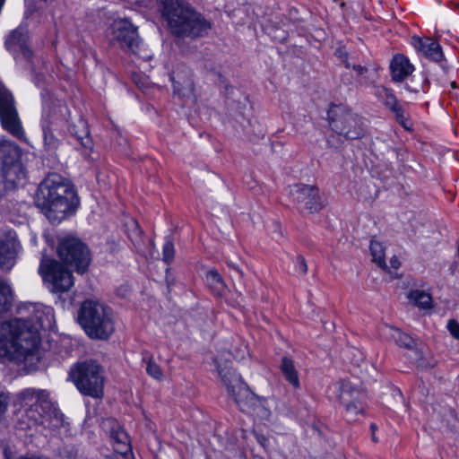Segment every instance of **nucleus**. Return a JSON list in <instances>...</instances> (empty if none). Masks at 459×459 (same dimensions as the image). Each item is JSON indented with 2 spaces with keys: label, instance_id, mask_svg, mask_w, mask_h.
I'll return each instance as SVG.
<instances>
[{
  "label": "nucleus",
  "instance_id": "nucleus-16",
  "mask_svg": "<svg viewBox=\"0 0 459 459\" xmlns=\"http://www.w3.org/2000/svg\"><path fill=\"white\" fill-rule=\"evenodd\" d=\"M174 93L182 98L190 97L194 91V82L191 70L184 65H178L171 74Z\"/></svg>",
  "mask_w": 459,
  "mask_h": 459
},
{
  "label": "nucleus",
  "instance_id": "nucleus-13",
  "mask_svg": "<svg viewBox=\"0 0 459 459\" xmlns=\"http://www.w3.org/2000/svg\"><path fill=\"white\" fill-rule=\"evenodd\" d=\"M290 194L302 209L310 213L319 212L324 207V197L314 186L296 184L290 186Z\"/></svg>",
  "mask_w": 459,
  "mask_h": 459
},
{
  "label": "nucleus",
  "instance_id": "nucleus-36",
  "mask_svg": "<svg viewBox=\"0 0 459 459\" xmlns=\"http://www.w3.org/2000/svg\"><path fill=\"white\" fill-rule=\"evenodd\" d=\"M447 329L452 336L459 340V324L455 319H450L447 323Z\"/></svg>",
  "mask_w": 459,
  "mask_h": 459
},
{
  "label": "nucleus",
  "instance_id": "nucleus-25",
  "mask_svg": "<svg viewBox=\"0 0 459 459\" xmlns=\"http://www.w3.org/2000/svg\"><path fill=\"white\" fill-rule=\"evenodd\" d=\"M21 150L13 143L6 140L0 141V161L2 167L20 161Z\"/></svg>",
  "mask_w": 459,
  "mask_h": 459
},
{
  "label": "nucleus",
  "instance_id": "nucleus-26",
  "mask_svg": "<svg viewBox=\"0 0 459 459\" xmlns=\"http://www.w3.org/2000/svg\"><path fill=\"white\" fill-rule=\"evenodd\" d=\"M70 134L79 142L85 149L92 148V140L89 135L86 122L82 119L78 120V125L69 126Z\"/></svg>",
  "mask_w": 459,
  "mask_h": 459
},
{
  "label": "nucleus",
  "instance_id": "nucleus-41",
  "mask_svg": "<svg viewBox=\"0 0 459 459\" xmlns=\"http://www.w3.org/2000/svg\"><path fill=\"white\" fill-rule=\"evenodd\" d=\"M229 266L232 267L234 270H236L238 273L242 274V271L240 268L233 262H228L227 263Z\"/></svg>",
  "mask_w": 459,
  "mask_h": 459
},
{
  "label": "nucleus",
  "instance_id": "nucleus-20",
  "mask_svg": "<svg viewBox=\"0 0 459 459\" xmlns=\"http://www.w3.org/2000/svg\"><path fill=\"white\" fill-rule=\"evenodd\" d=\"M2 176L6 187L15 188L25 182L26 171L22 164L18 161L4 167H2Z\"/></svg>",
  "mask_w": 459,
  "mask_h": 459
},
{
  "label": "nucleus",
  "instance_id": "nucleus-37",
  "mask_svg": "<svg viewBox=\"0 0 459 459\" xmlns=\"http://www.w3.org/2000/svg\"><path fill=\"white\" fill-rule=\"evenodd\" d=\"M335 55L343 62L346 68H351V63L348 59V53L342 49H338Z\"/></svg>",
  "mask_w": 459,
  "mask_h": 459
},
{
  "label": "nucleus",
  "instance_id": "nucleus-35",
  "mask_svg": "<svg viewBox=\"0 0 459 459\" xmlns=\"http://www.w3.org/2000/svg\"><path fill=\"white\" fill-rule=\"evenodd\" d=\"M146 371L152 377L158 380L161 379L163 377L161 368L152 360L147 363Z\"/></svg>",
  "mask_w": 459,
  "mask_h": 459
},
{
  "label": "nucleus",
  "instance_id": "nucleus-27",
  "mask_svg": "<svg viewBox=\"0 0 459 459\" xmlns=\"http://www.w3.org/2000/svg\"><path fill=\"white\" fill-rule=\"evenodd\" d=\"M388 335L389 337L400 347L414 350L416 349V342L415 340L406 333L402 332L398 328H394L392 326L388 327Z\"/></svg>",
  "mask_w": 459,
  "mask_h": 459
},
{
  "label": "nucleus",
  "instance_id": "nucleus-32",
  "mask_svg": "<svg viewBox=\"0 0 459 459\" xmlns=\"http://www.w3.org/2000/svg\"><path fill=\"white\" fill-rule=\"evenodd\" d=\"M12 302V290L10 286L0 280V314L7 311Z\"/></svg>",
  "mask_w": 459,
  "mask_h": 459
},
{
  "label": "nucleus",
  "instance_id": "nucleus-24",
  "mask_svg": "<svg viewBox=\"0 0 459 459\" xmlns=\"http://www.w3.org/2000/svg\"><path fill=\"white\" fill-rule=\"evenodd\" d=\"M27 32L23 29L14 30L5 41V45L10 50H20L22 54L29 58L31 56V51L26 46Z\"/></svg>",
  "mask_w": 459,
  "mask_h": 459
},
{
  "label": "nucleus",
  "instance_id": "nucleus-4",
  "mask_svg": "<svg viewBox=\"0 0 459 459\" xmlns=\"http://www.w3.org/2000/svg\"><path fill=\"white\" fill-rule=\"evenodd\" d=\"M21 414L18 425L22 429L63 426L64 415L45 389L27 388L19 394Z\"/></svg>",
  "mask_w": 459,
  "mask_h": 459
},
{
  "label": "nucleus",
  "instance_id": "nucleus-3",
  "mask_svg": "<svg viewBox=\"0 0 459 459\" xmlns=\"http://www.w3.org/2000/svg\"><path fill=\"white\" fill-rule=\"evenodd\" d=\"M159 9L169 33L176 41L205 37L212 29L210 21L186 0H160Z\"/></svg>",
  "mask_w": 459,
  "mask_h": 459
},
{
  "label": "nucleus",
  "instance_id": "nucleus-2",
  "mask_svg": "<svg viewBox=\"0 0 459 459\" xmlns=\"http://www.w3.org/2000/svg\"><path fill=\"white\" fill-rule=\"evenodd\" d=\"M79 197L74 186L57 174L48 176L38 186L35 204L52 223L75 212Z\"/></svg>",
  "mask_w": 459,
  "mask_h": 459
},
{
  "label": "nucleus",
  "instance_id": "nucleus-1",
  "mask_svg": "<svg viewBox=\"0 0 459 459\" xmlns=\"http://www.w3.org/2000/svg\"><path fill=\"white\" fill-rule=\"evenodd\" d=\"M40 315L36 311L35 317L0 323V359L30 365L38 360L39 330L43 327Z\"/></svg>",
  "mask_w": 459,
  "mask_h": 459
},
{
  "label": "nucleus",
  "instance_id": "nucleus-7",
  "mask_svg": "<svg viewBox=\"0 0 459 459\" xmlns=\"http://www.w3.org/2000/svg\"><path fill=\"white\" fill-rule=\"evenodd\" d=\"M71 377L78 390L93 398L103 395L104 377L101 366L89 360L78 363L71 369Z\"/></svg>",
  "mask_w": 459,
  "mask_h": 459
},
{
  "label": "nucleus",
  "instance_id": "nucleus-5",
  "mask_svg": "<svg viewBox=\"0 0 459 459\" xmlns=\"http://www.w3.org/2000/svg\"><path fill=\"white\" fill-rule=\"evenodd\" d=\"M78 322L91 339L106 340L115 329L111 308L92 299L82 304Z\"/></svg>",
  "mask_w": 459,
  "mask_h": 459
},
{
  "label": "nucleus",
  "instance_id": "nucleus-8",
  "mask_svg": "<svg viewBox=\"0 0 459 459\" xmlns=\"http://www.w3.org/2000/svg\"><path fill=\"white\" fill-rule=\"evenodd\" d=\"M340 403L344 406L348 416L355 418L364 411L363 400L366 392L358 378L342 379L331 386Z\"/></svg>",
  "mask_w": 459,
  "mask_h": 459
},
{
  "label": "nucleus",
  "instance_id": "nucleus-12",
  "mask_svg": "<svg viewBox=\"0 0 459 459\" xmlns=\"http://www.w3.org/2000/svg\"><path fill=\"white\" fill-rule=\"evenodd\" d=\"M110 39L123 50L137 55L142 58L146 56L141 54L142 41L136 28L127 20L115 21L111 25Z\"/></svg>",
  "mask_w": 459,
  "mask_h": 459
},
{
  "label": "nucleus",
  "instance_id": "nucleus-9",
  "mask_svg": "<svg viewBox=\"0 0 459 459\" xmlns=\"http://www.w3.org/2000/svg\"><path fill=\"white\" fill-rule=\"evenodd\" d=\"M57 254L67 266L74 268L78 273H83L91 261L89 247L74 237L61 239L57 247Z\"/></svg>",
  "mask_w": 459,
  "mask_h": 459
},
{
  "label": "nucleus",
  "instance_id": "nucleus-10",
  "mask_svg": "<svg viewBox=\"0 0 459 459\" xmlns=\"http://www.w3.org/2000/svg\"><path fill=\"white\" fill-rule=\"evenodd\" d=\"M39 272L52 292H66L74 285L70 270L55 259L43 257Z\"/></svg>",
  "mask_w": 459,
  "mask_h": 459
},
{
  "label": "nucleus",
  "instance_id": "nucleus-28",
  "mask_svg": "<svg viewBox=\"0 0 459 459\" xmlns=\"http://www.w3.org/2000/svg\"><path fill=\"white\" fill-rule=\"evenodd\" d=\"M281 370L285 379L294 387L299 388L300 383L298 371L291 359L287 357L281 359Z\"/></svg>",
  "mask_w": 459,
  "mask_h": 459
},
{
  "label": "nucleus",
  "instance_id": "nucleus-17",
  "mask_svg": "<svg viewBox=\"0 0 459 459\" xmlns=\"http://www.w3.org/2000/svg\"><path fill=\"white\" fill-rule=\"evenodd\" d=\"M18 243L14 232L0 234V268L10 270L14 264Z\"/></svg>",
  "mask_w": 459,
  "mask_h": 459
},
{
  "label": "nucleus",
  "instance_id": "nucleus-33",
  "mask_svg": "<svg viewBox=\"0 0 459 459\" xmlns=\"http://www.w3.org/2000/svg\"><path fill=\"white\" fill-rule=\"evenodd\" d=\"M126 228H127V235H128V238L131 239V241L133 242V244L135 246V247H138L140 246L141 244V234H142V230L137 223L136 221H134V219H130L126 224Z\"/></svg>",
  "mask_w": 459,
  "mask_h": 459
},
{
  "label": "nucleus",
  "instance_id": "nucleus-15",
  "mask_svg": "<svg viewBox=\"0 0 459 459\" xmlns=\"http://www.w3.org/2000/svg\"><path fill=\"white\" fill-rule=\"evenodd\" d=\"M102 426L109 433L115 451L120 455H126L131 450L130 438L118 422L114 419H107L103 420Z\"/></svg>",
  "mask_w": 459,
  "mask_h": 459
},
{
  "label": "nucleus",
  "instance_id": "nucleus-11",
  "mask_svg": "<svg viewBox=\"0 0 459 459\" xmlns=\"http://www.w3.org/2000/svg\"><path fill=\"white\" fill-rule=\"evenodd\" d=\"M329 114L334 116L330 117V126L338 134L349 140L358 139L363 134V121L357 114L339 106L333 107Z\"/></svg>",
  "mask_w": 459,
  "mask_h": 459
},
{
  "label": "nucleus",
  "instance_id": "nucleus-18",
  "mask_svg": "<svg viewBox=\"0 0 459 459\" xmlns=\"http://www.w3.org/2000/svg\"><path fill=\"white\" fill-rule=\"evenodd\" d=\"M411 43L418 52L434 62L438 63L444 59L441 46L431 38L413 36L411 37Z\"/></svg>",
  "mask_w": 459,
  "mask_h": 459
},
{
  "label": "nucleus",
  "instance_id": "nucleus-38",
  "mask_svg": "<svg viewBox=\"0 0 459 459\" xmlns=\"http://www.w3.org/2000/svg\"><path fill=\"white\" fill-rule=\"evenodd\" d=\"M8 406V397L0 389V417L5 412Z\"/></svg>",
  "mask_w": 459,
  "mask_h": 459
},
{
  "label": "nucleus",
  "instance_id": "nucleus-6",
  "mask_svg": "<svg viewBox=\"0 0 459 459\" xmlns=\"http://www.w3.org/2000/svg\"><path fill=\"white\" fill-rule=\"evenodd\" d=\"M217 371L225 385L228 394L231 396L240 409V411L251 413L260 408V401L258 397L250 390L248 385L243 381L230 366L226 363L222 366L216 359Z\"/></svg>",
  "mask_w": 459,
  "mask_h": 459
},
{
  "label": "nucleus",
  "instance_id": "nucleus-34",
  "mask_svg": "<svg viewBox=\"0 0 459 459\" xmlns=\"http://www.w3.org/2000/svg\"><path fill=\"white\" fill-rule=\"evenodd\" d=\"M163 261L167 264H169L173 261L175 255V248L172 241L168 240L164 246L162 250Z\"/></svg>",
  "mask_w": 459,
  "mask_h": 459
},
{
  "label": "nucleus",
  "instance_id": "nucleus-40",
  "mask_svg": "<svg viewBox=\"0 0 459 459\" xmlns=\"http://www.w3.org/2000/svg\"><path fill=\"white\" fill-rule=\"evenodd\" d=\"M351 68H352L358 76L365 75L368 72V67L366 65H355L351 64Z\"/></svg>",
  "mask_w": 459,
  "mask_h": 459
},
{
  "label": "nucleus",
  "instance_id": "nucleus-44",
  "mask_svg": "<svg viewBox=\"0 0 459 459\" xmlns=\"http://www.w3.org/2000/svg\"><path fill=\"white\" fill-rule=\"evenodd\" d=\"M245 355V349L239 350L238 353L236 355H233L235 359H242Z\"/></svg>",
  "mask_w": 459,
  "mask_h": 459
},
{
  "label": "nucleus",
  "instance_id": "nucleus-31",
  "mask_svg": "<svg viewBox=\"0 0 459 459\" xmlns=\"http://www.w3.org/2000/svg\"><path fill=\"white\" fill-rule=\"evenodd\" d=\"M370 251L373 262H375L379 267L385 269L386 264L385 262V248L382 243L372 240L370 243Z\"/></svg>",
  "mask_w": 459,
  "mask_h": 459
},
{
  "label": "nucleus",
  "instance_id": "nucleus-46",
  "mask_svg": "<svg viewBox=\"0 0 459 459\" xmlns=\"http://www.w3.org/2000/svg\"><path fill=\"white\" fill-rule=\"evenodd\" d=\"M373 440L377 441L376 436H373Z\"/></svg>",
  "mask_w": 459,
  "mask_h": 459
},
{
  "label": "nucleus",
  "instance_id": "nucleus-43",
  "mask_svg": "<svg viewBox=\"0 0 459 459\" xmlns=\"http://www.w3.org/2000/svg\"><path fill=\"white\" fill-rule=\"evenodd\" d=\"M390 262H391L392 267L394 269L398 268L400 265V263L396 258L391 259Z\"/></svg>",
  "mask_w": 459,
  "mask_h": 459
},
{
  "label": "nucleus",
  "instance_id": "nucleus-23",
  "mask_svg": "<svg viewBox=\"0 0 459 459\" xmlns=\"http://www.w3.org/2000/svg\"><path fill=\"white\" fill-rule=\"evenodd\" d=\"M51 117V107L48 103L45 104L44 114L42 115V130L44 136V145L47 151H55L59 145L58 139L53 134V126H49Z\"/></svg>",
  "mask_w": 459,
  "mask_h": 459
},
{
  "label": "nucleus",
  "instance_id": "nucleus-14",
  "mask_svg": "<svg viewBox=\"0 0 459 459\" xmlns=\"http://www.w3.org/2000/svg\"><path fill=\"white\" fill-rule=\"evenodd\" d=\"M0 118L4 128L14 135L22 134V126L14 108V102L11 93L0 88Z\"/></svg>",
  "mask_w": 459,
  "mask_h": 459
},
{
  "label": "nucleus",
  "instance_id": "nucleus-30",
  "mask_svg": "<svg viewBox=\"0 0 459 459\" xmlns=\"http://www.w3.org/2000/svg\"><path fill=\"white\" fill-rule=\"evenodd\" d=\"M408 298L420 308L427 309L431 307V296L423 290H411L408 294Z\"/></svg>",
  "mask_w": 459,
  "mask_h": 459
},
{
  "label": "nucleus",
  "instance_id": "nucleus-45",
  "mask_svg": "<svg viewBox=\"0 0 459 459\" xmlns=\"http://www.w3.org/2000/svg\"><path fill=\"white\" fill-rule=\"evenodd\" d=\"M451 86H452L453 88H456V83H455V82H451Z\"/></svg>",
  "mask_w": 459,
  "mask_h": 459
},
{
  "label": "nucleus",
  "instance_id": "nucleus-29",
  "mask_svg": "<svg viewBox=\"0 0 459 459\" xmlns=\"http://www.w3.org/2000/svg\"><path fill=\"white\" fill-rule=\"evenodd\" d=\"M206 281L211 290L217 296H221L226 290V284L216 270H210L206 274Z\"/></svg>",
  "mask_w": 459,
  "mask_h": 459
},
{
  "label": "nucleus",
  "instance_id": "nucleus-19",
  "mask_svg": "<svg viewBox=\"0 0 459 459\" xmlns=\"http://www.w3.org/2000/svg\"><path fill=\"white\" fill-rule=\"evenodd\" d=\"M43 99V112L45 104L48 103L51 107V117L49 118V126H58L64 121H68L69 110L67 107L59 100L55 99L48 90H44L41 93Z\"/></svg>",
  "mask_w": 459,
  "mask_h": 459
},
{
  "label": "nucleus",
  "instance_id": "nucleus-39",
  "mask_svg": "<svg viewBox=\"0 0 459 459\" xmlns=\"http://www.w3.org/2000/svg\"><path fill=\"white\" fill-rule=\"evenodd\" d=\"M297 268L303 273L306 274L307 271V265L305 258L302 255L297 257Z\"/></svg>",
  "mask_w": 459,
  "mask_h": 459
},
{
  "label": "nucleus",
  "instance_id": "nucleus-21",
  "mask_svg": "<svg viewBox=\"0 0 459 459\" xmlns=\"http://www.w3.org/2000/svg\"><path fill=\"white\" fill-rule=\"evenodd\" d=\"M375 94L393 113H394L397 121L406 127L403 122V108L398 105L396 98L391 91L384 86H377L375 88Z\"/></svg>",
  "mask_w": 459,
  "mask_h": 459
},
{
  "label": "nucleus",
  "instance_id": "nucleus-42",
  "mask_svg": "<svg viewBox=\"0 0 459 459\" xmlns=\"http://www.w3.org/2000/svg\"><path fill=\"white\" fill-rule=\"evenodd\" d=\"M18 459H48L44 456H21Z\"/></svg>",
  "mask_w": 459,
  "mask_h": 459
},
{
  "label": "nucleus",
  "instance_id": "nucleus-22",
  "mask_svg": "<svg viewBox=\"0 0 459 459\" xmlns=\"http://www.w3.org/2000/svg\"><path fill=\"white\" fill-rule=\"evenodd\" d=\"M390 69L392 78L395 82H403L414 71L413 65L403 55H396L394 56L390 64Z\"/></svg>",
  "mask_w": 459,
  "mask_h": 459
}]
</instances>
